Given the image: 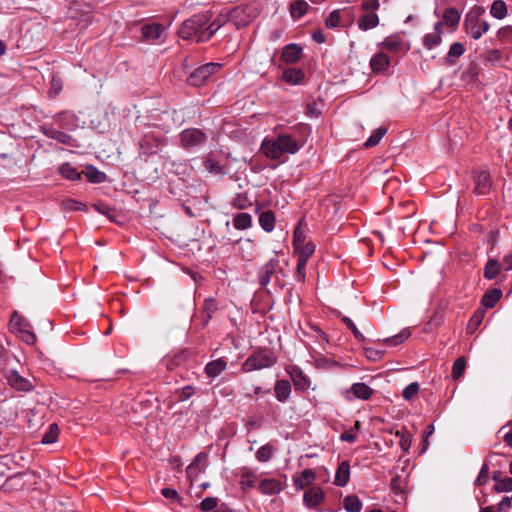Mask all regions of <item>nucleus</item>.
I'll use <instances>...</instances> for the list:
<instances>
[{
	"mask_svg": "<svg viewBox=\"0 0 512 512\" xmlns=\"http://www.w3.org/2000/svg\"><path fill=\"white\" fill-rule=\"evenodd\" d=\"M207 140V134L199 128H187L179 134L180 146L185 150L200 148Z\"/></svg>",
	"mask_w": 512,
	"mask_h": 512,
	"instance_id": "423d86ee",
	"label": "nucleus"
},
{
	"mask_svg": "<svg viewBox=\"0 0 512 512\" xmlns=\"http://www.w3.org/2000/svg\"><path fill=\"white\" fill-rule=\"evenodd\" d=\"M60 173L64 178L71 181L78 180L81 177V174L70 163H64L60 167Z\"/></svg>",
	"mask_w": 512,
	"mask_h": 512,
	"instance_id": "c03bdc74",
	"label": "nucleus"
},
{
	"mask_svg": "<svg viewBox=\"0 0 512 512\" xmlns=\"http://www.w3.org/2000/svg\"><path fill=\"white\" fill-rule=\"evenodd\" d=\"M303 145L304 140L299 139L295 132H284L274 138H265L260 149L267 158L278 160L284 154L297 153Z\"/></svg>",
	"mask_w": 512,
	"mask_h": 512,
	"instance_id": "f257e3e1",
	"label": "nucleus"
},
{
	"mask_svg": "<svg viewBox=\"0 0 512 512\" xmlns=\"http://www.w3.org/2000/svg\"><path fill=\"white\" fill-rule=\"evenodd\" d=\"M5 378L7 383L17 391L28 392L33 389L32 383L15 370L6 371Z\"/></svg>",
	"mask_w": 512,
	"mask_h": 512,
	"instance_id": "9b49d317",
	"label": "nucleus"
},
{
	"mask_svg": "<svg viewBox=\"0 0 512 512\" xmlns=\"http://www.w3.org/2000/svg\"><path fill=\"white\" fill-rule=\"evenodd\" d=\"M410 336V333L407 330L401 331L399 334L386 338L384 342L390 346H396L402 342H404L406 339H408Z\"/></svg>",
	"mask_w": 512,
	"mask_h": 512,
	"instance_id": "5fc2aeb1",
	"label": "nucleus"
},
{
	"mask_svg": "<svg viewBox=\"0 0 512 512\" xmlns=\"http://www.w3.org/2000/svg\"><path fill=\"white\" fill-rule=\"evenodd\" d=\"M275 395L279 402H286L291 394V385L288 380H278L275 383Z\"/></svg>",
	"mask_w": 512,
	"mask_h": 512,
	"instance_id": "393cba45",
	"label": "nucleus"
},
{
	"mask_svg": "<svg viewBox=\"0 0 512 512\" xmlns=\"http://www.w3.org/2000/svg\"><path fill=\"white\" fill-rule=\"evenodd\" d=\"M362 502L357 495H347L343 499V507L347 512H360Z\"/></svg>",
	"mask_w": 512,
	"mask_h": 512,
	"instance_id": "c9c22d12",
	"label": "nucleus"
},
{
	"mask_svg": "<svg viewBox=\"0 0 512 512\" xmlns=\"http://www.w3.org/2000/svg\"><path fill=\"white\" fill-rule=\"evenodd\" d=\"M386 133H387L386 127H380L378 129H376L375 131H373L371 136L366 140V142L364 143V146L366 148L376 146Z\"/></svg>",
	"mask_w": 512,
	"mask_h": 512,
	"instance_id": "49530a36",
	"label": "nucleus"
},
{
	"mask_svg": "<svg viewBox=\"0 0 512 512\" xmlns=\"http://www.w3.org/2000/svg\"><path fill=\"white\" fill-rule=\"evenodd\" d=\"M391 64L390 57L380 51L372 56L370 59V68L375 74H383L388 71Z\"/></svg>",
	"mask_w": 512,
	"mask_h": 512,
	"instance_id": "4468645a",
	"label": "nucleus"
},
{
	"mask_svg": "<svg viewBox=\"0 0 512 512\" xmlns=\"http://www.w3.org/2000/svg\"><path fill=\"white\" fill-rule=\"evenodd\" d=\"M419 389V384L417 382H412L404 388L402 396L405 400L411 401L418 395Z\"/></svg>",
	"mask_w": 512,
	"mask_h": 512,
	"instance_id": "603ef678",
	"label": "nucleus"
},
{
	"mask_svg": "<svg viewBox=\"0 0 512 512\" xmlns=\"http://www.w3.org/2000/svg\"><path fill=\"white\" fill-rule=\"evenodd\" d=\"M309 8L310 6L305 0H292L289 11L293 19H299L306 14Z\"/></svg>",
	"mask_w": 512,
	"mask_h": 512,
	"instance_id": "bb28decb",
	"label": "nucleus"
},
{
	"mask_svg": "<svg viewBox=\"0 0 512 512\" xmlns=\"http://www.w3.org/2000/svg\"><path fill=\"white\" fill-rule=\"evenodd\" d=\"M350 390L356 398L361 400H367L373 394V389L362 382L354 383Z\"/></svg>",
	"mask_w": 512,
	"mask_h": 512,
	"instance_id": "2f4dec72",
	"label": "nucleus"
},
{
	"mask_svg": "<svg viewBox=\"0 0 512 512\" xmlns=\"http://www.w3.org/2000/svg\"><path fill=\"white\" fill-rule=\"evenodd\" d=\"M465 48L460 42H454L448 51L445 61L448 65H455L458 59L464 54Z\"/></svg>",
	"mask_w": 512,
	"mask_h": 512,
	"instance_id": "c756f323",
	"label": "nucleus"
},
{
	"mask_svg": "<svg viewBox=\"0 0 512 512\" xmlns=\"http://www.w3.org/2000/svg\"><path fill=\"white\" fill-rule=\"evenodd\" d=\"M259 224L266 232H271L275 226V215L272 211H264L259 215Z\"/></svg>",
	"mask_w": 512,
	"mask_h": 512,
	"instance_id": "f704fd0d",
	"label": "nucleus"
},
{
	"mask_svg": "<svg viewBox=\"0 0 512 512\" xmlns=\"http://www.w3.org/2000/svg\"><path fill=\"white\" fill-rule=\"evenodd\" d=\"M218 310V304L215 299L208 298L204 300L201 308V323L205 327L211 320L213 314Z\"/></svg>",
	"mask_w": 512,
	"mask_h": 512,
	"instance_id": "6ab92c4d",
	"label": "nucleus"
},
{
	"mask_svg": "<svg viewBox=\"0 0 512 512\" xmlns=\"http://www.w3.org/2000/svg\"><path fill=\"white\" fill-rule=\"evenodd\" d=\"M442 41V37L439 34L428 33L424 37V46L427 49H432L435 46L439 45Z\"/></svg>",
	"mask_w": 512,
	"mask_h": 512,
	"instance_id": "6e6d98bb",
	"label": "nucleus"
},
{
	"mask_svg": "<svg viewBox=\"0 0 512 512\" xmlns=\"http://www.w3.org/2000/svg\"><path fill=\"white\" fill-rule=\"evenodd\" d=\"M227 17L218 16L212 23L205 26L206 32L202 33L200 40H209L225 23Z\"/></svg>",
	"mask_w": 512,
	"mask_h": 512,
	"instance_id": "a878e982",
	"label": "nucleus"
},
{
	"mask_svg": "<svg viewBox=\"0 0 512 512\" xmlns=\"http://www.w3.org/2000/svg\"><path fill=\"white\" fill-rule=\"evenodd\" d=\"M20 337L29 345H34L36 343V335L30 329L21 332Z\"/></svg>",
	"mask_w": 512,
	"mask_h": 512,
	"instance_id": "774afa93",
	"label": "nucleus"
},
{
	"mask_svg": "<svg viewBox=\"0 0 512 512\" xmlns=\"http://www.w3.org/2000/svg\"><path fill=\"white\" fill-rule=\"evenodd\" d=\"M350 479V465L348 461H342L336 471L334 484L339 487H344L348 484Z\"/></svg>",
	"mask_w": 512,
	"mask_h": 512,
	"instance_id": "aec40b11",
	"label": "nucleus"
},
{
	"mask_svg": "<svg viewBox=\"0 0 512 512\" xmlns=\"http://www.w3.org/2000/svg\"><path fill=\"white\" fill-rule=\"evenodd\" d=\"M364 354L367 359L376 362L382 359L384 355V350L371 347H364Z\"/></svg>",
	"mask_w": 512,
	"mask_h": 512,
	"instance_id": "4d7b16f0",
	"label": "nucleus"
},
{
	"mask_svg": "<svg viewBox=\"0 0 512 512\" xmlns=\"http://www.w3.org/2000/svg\"><path fill=\"white\" fill-rule=\"evenodd\" d=\"M490 14L497 19H503L507 14L506 3L503 0L494 1L490 9Z\"/></svg>",
	"mask_w": 512,
	"mask_h": 512,
	"instance_id": "79ce46f5",
	"label": "nucleus"
},
{
	"mask_svg": "<svg viewBox=\"0 0 512 512\" xmlns=\"http://www.w3.org/2000/svg\"><path fill=\"white\" fill-rule=\"evenodd\" d=\"M306 265L307 261L297 259V271L295 274V278L299 282H304L305 280Z\"/></svg>",
	"mask_w": 512,
	"mask_h": 512,
	"instance_id": "0e129e2a",
	"label": "nucleus"
},
{
	"mask_svg": "<svg viewBox=\"0 0 512 512\" xmlns=\"http://www.w3.org/2000/svg\"><path fill=\"white\" fill-rule=\"evenodd\" d=\"M466 364H467L466 358L463 356L457 358L454 361L453 366H452V374H451L453 380H459L463 376L465 369H466Z\"/></svg>",
	"mask_w": 512,
	"mask_h": 512,
	"instance_id": "ea45409f",
	"label": "nucleus"
},
{
	"mask_svg": "<svg viewBox=\"0 0 512 512\" xmlns=\"http://www.w3.org/2000/svg\"><path fill=\"white\" fill-rule=\"evenodd\" d=\"M341 21V15L339 10L332 11L327 17L325 24L327 28L338 27Z\"/></svg>",
	"mask_w": 512,
	"mask_h": 512,
	"instance_id": "052dcab7",
	"label": "nucleus"
},
{
	"mask_svg": "<svg viewBox=\"0 0 512 512\" xmlns=\"http://www.w3.org/2000/svg\"><path fill=\"white\" fill-rule=\"evenodd\" d=\"M475 187L474 193L477 195H485L491 189V177L489 172L480 171L474 175Z\"/></svg>",
	"mask_w": 512,
	"mask_h": 512,
	"instance_id": "dca6fc26",
	"label": "nucleus"
},
{
	"mask_svg": "<svg viewBox=\"0 0 512 512\" xmlns=\"http://www.w3.org/2000/svg\"><path fill=\"white\" fill-rule=\"evenodd\" d=\"M502 297V291L498 288H494V289H491V290H488L487 292L484 293L483 297H482V300H481V304L485 307V308H493L496 303L501 299Z\"/></svg>",
	"mask_w": 512,
	"mask_h": 512,
	"instance_id": "cd10ccee",
	"label": "nucleus"
},
{
	"mask_svg": "<svg viewBox=\"0 0 512 512\" xmlns=\"http://www.w3.org/2000/svg\"><path fill=\"white\" fill-rule=\"evenodd\" d=\"M286 371L297 390L307 391L309 389L310 380L298 366H288Z\"/></svg>",
	"mask_w": 512,
	"mask_h": 512,
	"instance_id": "f8f14e48",
	"label": "nucleus"
},
{
	"mask_svg": "<svg viewBox=\"0 0 512 512\" xmlns=\"http://www.w3.org/2000/svg\"><path fill=\"white\" fill-rule=\"evenodd\" d=\"M342 322L351 330V332L353 333L354 337L358 340V341H365V336L359 331V329L357 328V326L355 325V323L347 316H343L341 318Z\"/></svg>",
	"mask_w": 512,
	"mask_h": 512,
	"instance_id": "864d4df0",
	"label": "nucleus"
},
{
	"mask_svg": "<svg viewBox=\"0 0 512 512\" xmlns=\"http://www.w3.org/2000/svg\"><path fill=\"white\" fill-rule=\"evenodd\" d=\"M252 18L253 8L248 5L234 7L227 15V20L232 22L237 28L246 26Z\"/></svg>",
	"mask_w": 512,
	"mask_h": 512,
	"instance_id": "1a4fd4ad",
	"label": "nucleus"
},
{
	"mask_svg": "<svg viewBox=\"0 0 512 512\" xmlns=\"http://www.w3.org/2000/svg\"><path fill=\"white\" fill-rule=\"evenodd\" d=\"M254 478L255 473L251 471L249 468L244 467L241 469L240 486L244 492L254 487Z\"/></svg>",
	"mask_w": 512,
	"mask_h": 512,
	"instance_id": "e433bc0d",
	"label": "nucleus"
},
{
	"mask_svg": "<svg viewBox=\"0 0 512 512\" xmlns=\"http://www.w3.org/2000/svg\"><path fill=\"white\" fill-rule=\"evenodd\" d=\"M221 68L219 63H206L195 69L189 76L188 82L193 86H201Z\"/></svg>",
	"mask_w": 512,
	"mask_h": 512,
	"instance_id": "6e6552de",
	"label": "nucleus"
},
{
	"mask_svg": "<svg viewBox=\"0 0 512 512\" xmlns=\"http://www.w3.org/2000/svg\"><path fill=\"white\" fill-rule=\"evenodd\" d=\"M378 46L394 53L402 52L405 54L409 50V46H407L403 39L397 34L386 37Z\"/></svg>",
	"mask_w": 512,
	"mask_h": 512,
	"instance_id": "ddd939ff",
	"label": "nucleus"
},
{
	"mask_svg": "<svg viewBox=\"0 0 512 512\" xmlns=\"http://www.w3.org/2000/svg\"><path fill=\"white\" fill-rule=\"evenodd\" d=\"M315 478L316 476L312 469H305L298 476L294 477V484L296 488L303 489L310 485Z\"/></svg>",
	"mask_w": 512,
	"mask_h": 512,
	"instance_id": "c85d7f7f",
	"label": "nucleus"
},
{
	"mask_svg": "<svg viewBox=\"0 0 512 512\" xmlns=\"http://www.w3.org/2000/svg\"><path fill=\"white\" fill-rule=\"evenodd\" d=\"M85 175L91 183H102L106 180V174L97 170L93 166H88L86 168Z\"/></svg>",
	"mask_w": 512,
	"mask_h": 512,
	"instance_id": "37998d69",
	"label": "nucleus"
},
{
	"mask_svg": "<svg viewBox=\"0 0 512 512\" xmlns=\"http://www.w3.org/2000/svg\"><path fill=\"white\" fill-rule=\"evenodd\" d=\"M61 207L65 211H81L85 209V205L74 199H65L61 202Z\"/></svg>",
	"mask_w": 512,
	"mask_h": 512,
	"instance_id": "3c124183",
	"label": "nucleus"
},
{
	"mask_svg": "<svg viewBox=\"0 0 512 512\" xmlns=\"http://www.w3.org/2000/svg\"><path fill=\"white\" fill-rule=\"evenodd\" d=\"M485 12L483 7L475 6L465 17L463 29L475 40H478L486 33L490 24L487 21H480L479 17Z\"/></svg>",
	"mask_w": 512,
	"mask_h": 512,
	"instance_id": "20e7f679",
	"label": "nucleus"
},
{
	"mask_svg": "<svg viewBox=\"0 0 512 512\" xmlns=\"http://www.w3.org/2000/svg\"><path fill=\"white\" fill-rule=\"evenodd\" d=\"M274 453V447L271 444H265L261 446L256 452V459L259 462H267L269 461Z\"/></svg>",
	"mask_w": 512,
	"mask_h": 512,
	"instance_id": "de8ad7c7",
	"label": "nucleus"
},
{
	"mask_svg": "<svg viewBox=\"0 0 512 512\" xmlns=\"http://www.w3.org/2000/svg\"><path fill=\"white\" fill-rule=\"evenodd\" d=\"M218 500L214 497H206L200 503V508L204 512H225L222 507H217Z\"/></svg>",
	"mask_w": 512,
	"mask_h": 512,
	"instance_id": "a19ab883",
	"label": "nucleus"
},
{
	"mask_svg": "<svg viewBox=\"0 0 512 512\" xmlns=\"http://www.w3.org/2000/svg\"><path fill=\"white\" fill-rule=\"evenodd\" d=\"M489 469L486 464L481 467L479 475L475 481L476 486H482L488 481Z\"/></svg>",
	"mask_w": 512,
	"mask_h": 512,
	"instance_id": "69168bd1",
	"label": "nucleus"
},
{
	"mask_svg": "<svg viewBox=\"0 0 512 512\" xmlns=\"http://www.w3.org/2000/svg\"><path fill=\"white\" fill-rule=\"evenodd\" d=\"M484 315H485V311L481 310V309H478L474 312V314L470 318L468 326H467V330L470 333H474L478 329V327L480 326V324L482 323V321L484 319Z\"/></svg>",
	"mask_w": 512,
	"mask_h": 512,
	"instance_id": "a18cd8bd",
	"label": "nucleus"
},
{
	"mask_svg": "<svg viewBox=\"0 0 512 512\" xmlns=\"http://www.w3.org/2000/svg\"><path fill=\"white\" fill-rule=\"evenodd\" d=\"M304 77V72L298 68H288L284 70L282 74V79L290 85L301 84L304 80Z\"/></svg>",
	"mask_w": 512,
	"mask_h": 512,
	"instance_id": "5701e85b",
	"label": "nucleus"
},
{
	"mask_svg": "<svg viewBox=\"0 0 512 512\" xmlns=\"http://www.w3.org/2000/svg\"><path fill=\"white\" fill-rule=\"evenodd\" d=\"M443 23L452 28H456L460 22L461 15L454 7L447 8L443 13Z\"/></svg>",
	"mask_w": 512,
	"mask_h": 512,
	"instance_id": "72a5a7b5",
	"label": "nucleus"
},
{
	"mask_svg": "<svg viewBox=\"0 0 512 512\" xmlns=\"http://www.w3.org/2000/svg\"><path fill=\"white\" fill-rule=\"evenodd\" d=\"M165 28L160 23L145 24L141 28L142 37L146 41H156L162 38Z\"/></svg>",
	"mask_w": 512,
	"mask_h": 512,
	"instance_id": "f3484780",
	"label": "nucleus"
},
{
	"mask_svg": "<svg viewBox=\"0 0 512 512\" xmlns=\"http://www.w3.org/2000/svg\"><path fill=\"white\" fill-rule=\"evenodd\" d=\"M277 362V356L270 349H259L254 351L242 364L244 372H251L272 367Z\"/></svg>",
	"mask_w": 512,
	"mask_h": 512,
	"instance_id": "7ed1b4c3",
	"label": "nucleus"
},
{
	"mask_svg": "<svg viewBox=\"0 0 512 512\" xmlns=\"http://www.w3.org/2000/svg\"><path fill=\"white\" fill-rule=\"evenodd\" d=\"M163 139L153 133H145L139 141V153L145 156L157 154L162 146Z\"/></svg>",
	"mask_w": 512,
	"mask_h": 512,
	"instance_id": "9d476101",
	"label": "nucleus"
},
{
	"mask_svg": "<svg viewBox=\"0 0 512 512\" xmlns=\"http://www.w3.org/2000/svg\"><path fill=\"white\" fill-rule=\"evenodd\" d=\"M59 435V427L56 423H52L49 425L48 430L42 437V443L51 444L57 441Z\"/></svg>",
	"mask_w": 512,
	"mask_h": 512,
	"instance_id": "09e8293b",
	"label": "nucleus"
},
{
	"mask_svg": "<svg viewBox=\"0 0 512 512\" xmlns=\"http://www.w3.org/2000/svg\"><path fill=\"white\" fill-rule=\"evenodd\" d=\"M44 134L50 139H54L59 143L68 145L70 147H79L80 145L77 143V140L74 139L71 135L59 131L55 128L49 127L44 128Z\"/></svg>",
	"mask_w": 512,
	"mask_h": 512,
	"instance_id": "2eb2a0df",
	"label": "nucleus"
},
{
	"mask_svg": "<svg viewBox=\"0 0 512 512\" xmlns=\"http://www.w3.org/2000/svg\"><path fill=\"white\" fill-rule=\"evenodd\" d=\"M204 167L207 171H209L212 174H222L223 170L220 164L213 158H207L204 161Z\"/></svg>",
	"mask_w": 512,
	"mask_h": 512,
	"instance_id": "13d9d810",
	"label": "nucleus"
},
{
	"mask_svg": "<svg viewBox=\"0 0 512 512\" xmlns=\"http://www.w3.org/2000/svg\"><path fill=\"white\" fill-rule=\"evenodd\" d=\"M324 492L320 487L308 489L303 496L304 504L308 507H315L324 500Z\"/></svg>",
	"mask_w": 512,
	"mask_h": 512,
	"instance_id": "a211bd4d",
	"label": "nucleus"
},
{
	"mask_svg": "<svg viewBox=\"0 0 512 512\" xmlns=\"http://www.w3.org/2000/svg\"><path fill=\"white\" fill-rule=\"evenodd\" d=\"M10 327L20 334L21 332L30 329L31 325L26 318L15 311L10 318Z\"/></svg>",
	"mask_w": 512,
	"mask_h": 512,
	"instance_id": "7c9ffc66",
	"label": "nucleus"
},
{
	"mask_svg": "<svg viewBox=\"0 0 512 512\" xmlns=\"http://www.w3.org/2000/svg\"><path fill=\"white\" fill-rule=\"evenodd\" d=\"M397 436H400V446L404 451H408L411 446V437L405 429L396 432Z\"/></svg>",
	"mask_w": 512,
	"mask_h": 512,
	"instance_id": "680f3d73",
	"label": "nucleus"
},
{
	"mask_svg": "<svg viewBox=\"0 0 512 512\" xmlns=\"http://www.w3.org/2000/svg\"><path fill=\"white\" fill-rule=\"evenodd\" d=\"M195 394V388L187 385L179 391V401H186Z\"/></svg>",
	"mask_w": 512,
	"mask_h": 512,
	"instance_id": "338daca9",
	"label": "nucleus"
},
{
	"mask_svg": "<svg viewBox=\"0 0 512 512\" xmlns=\"http://www.w3.org/2000/svg\"><path fill=\"white\" fill-rule=\"evenodd\" d=\"M495 490L497 492L512 491V477H507L500 480V483L495 485Z\"/></svg>",
	"mask_w": 512,
	"mask_h": 512,
	"instance_id": "e2e57ef3",
	"label": "nucleus"
},
{
	"mask_svg": "<svg viewBox=\"0 0 512 512\" xmlns=\"http://www.w3.org/2000/svg\"><path fill=\"white\" fill-rule=\"evenodd\" d=\"M282 273L280 261L277 256L271 258L267 263L260 267L258 271V281L261 287L265 288L274 278L275 283L280 285L279 274Z\"/></svg>",
	"mask_w": 512,
	"mask_h": 512,
	"instance_id": "0eeeda50",
	"label": "nucleus"
},
{
	"mask_svg": "<svg viewBox=\"0 0 512 512\" xmlns=\"http://www.w3.org/2000/svg\"><path fill=\"white\" fill-rule=\"evenodd\" d=\"M315 251V245L312 241L305 242L295 250L299 260L307 261L313 255Z\"/></svg>",
	"mask_w": 512,
	"mask_h": 512,
	"instance_id": "58836bf2",
	"label": "nucleus"
},
{
	"mask_svg": "<svg viewBox=\"0 0 512 512\" xmlns=\"http://www.w3.org/2000/svg\"><path fill=\"white\" fill-rule=\"evenodd\" d=\"M302 54L301 46L297 44H289L282 51V59L288 64L296 63Z\"/></svg>",
	"mask_w": 512,
	"mask_h": 512,
	"instance_id": "412c9836",
	"label": "nucleus"
},
{
	"mask_svg": "<svg viewBox=\"0 0 512 512\" xmlns=\"http://www.w3.org/2000/svg\"><path fill=\"white\" fill-rule=\"evenodd\" d=\"M252 216L249 213H237L233 217V225L237 230H246L252 226Z\"/></svg>",
	"mask_w": 512,
	"mask_h": 512,
	"instance_id": "473e14b6",
	"label": "nucleus"
},
{
	"mask_svg": "<svg viewBox=\"0 0 512 512\" xmlns=\"http://www.w3.org/2000/svg\"><path fill=\"white\" fill-rule=\"evenodd\" d=\"M258 489L266 495H276L281 492L282 486L276 479H264L260 482Z\"/></svg>",
	"mask_w": 512,
	"mask_h": 512,
	"instance_id": "b1692460",
	"label": "nucleus"
},
{
	"mask_svg": "<svg viewBox=\"0 0 512 512\" xmlns=\"http://www.w3.org/2000/svg\"><path fill=\"white\" fill-rule=\"evenodd\" d=\"M231 205L236 209L243 210L251 206V201L245 193H239L233 198Z\"/></svg>",
	"mask_w": 512,
	"mask_h": 512,
	"instance_id": "8fccbe9b",
	"label": "nucleus"
},
{
	"mask_svg": "<svg viewBox=\"0 0 512 512\" xmlns=\"http://www.w3.org/2000/svg\"><path fill=\"white\" fill-rule=\"evenodd\" d=\"M500 272V263L496 259H489L484 267V277L487 280H492Z\"/></svg>",
	"mask_w": 512,
	"mask_h": 512,
	"instance_id": "4c0bfd02",
	"label": "nucleus"
},
{
	"mask_svg": "<svg viewBox=\"0 0 512 512\" xmlns=\"http://www.w3.org/2000/svg\"><path fill=\"white\" fill-rule=\"evenodd\" d=\"M380 8L379 0H365L360 5V10L364 13L359 17L357 26L362 31H368L377 27L380 23V18L376 11Z\"/></svg>",
	"mask_w": 512,
	"mask_h": 512,
	"instance_id": "39448f33",
	"label": "nucleus"
},
{
	"mask_svg": "<svg viewBox=\"0 0 512 512\" xmlns=\"http://www.w3.org/2000/svg\"><path fill=\"white\" fill-rule=\"evenodd\" d=\"M227 367V362L223 358H219L208 362L205 365L204 371L210 378L219 376Z\"/></svg>",
	"mask_w": 512,
	"mask_h": 512,
	"instance_id": "4be33fe9",
	"label": "nucleus"
},
{
	"mask_svg": "<svg viewBox=\"0 0 512 512\" xmlns=\"http://www.w3.org/2000/svg\"><path fill=\"white\" fill-rule=\"evenodd\" d=\"M210 19L211 15L209 12L192 16L182 24L179 36L185 40L195 38L198 43L206 42L207 40H200V36H202L203 32H206L205 26L209 23Z\"/></svg>",
	"mask_w": 512,
	"mask_h": 512,
	"instance_id": "f03ea898",
	"label": "nucleus"
},
{
	"mask_svg": "<svg viewBox=\"0 0 512 512\" xmlns=\"http://www.w3.org/2000/svg\"><path fill=\"white\" fill-rule=\"evenodd\" d=\"M93 208L97 212L107 216L109 219H112L115 216V210L103 202H97V203L93 204Z\"/></svg>",
	"mask_w": 512,
	"mask_h": 512,
	"instance_id": "bf43d9fd",
	"label": "nucleus"
}]
</instances>
